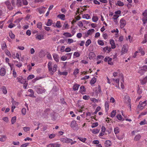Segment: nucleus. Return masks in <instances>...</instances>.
Returning <instances> with one entry per match:
<instances>
[{
	"label": "nucleus",
	"mask_w": 147,
	"mask_h": 147,
	"mask_svg": "<svg viewBox=\"0 0 147 147\" xmlns=\"http://www.w3.org/2000/svg\"><path fill=\"white\" fill-rule=\"evenodd\" d=\"M48 67L49 71L51 72L52 75L57 70V66L54 63L49 61L48 64Z\"/></svg>",
	"instance_id": "1"
},
{
	"label": "nucleus",
	"mask_w": 147,
	"mask_h": 147,
	"mask_svg": "<svg viewBox=\"0 0 147 147\" xmlns=\"http://www.w3.org/2000/svg\"><path fill=\"white\" fill-rule=\"evenodd\" d=\"M147 104V100H145L143 102L140 101L139 104L137 106V108L140 110H142L145 108Z\"/></svg>",
	"instance_id": "2"
},
{
	"label": "nucleus",
	"mask_w": 147,
	"mask_h": 147,
	"mask_svg": "<svg viewBox=\"0 0 147 147\" xmlns=\"http://www.w3.org/2000/svg\"><path fill=\"white\" fill-rule=\"evenodd\" d=\"M128 51L127 45L125 44L123 45L121 52V55L125 54L127 53Z\"/></svg>",
	"instance_id": "3"
},
{
	"label": "nucleus",
	"mask_w": 147,
	"mask_h": 147,
	"mask_svg": "<svg viewBox=\"0 0 147 147\" xmlns=\"http://www.w3.org/2000/svg\"><path fill=\"white\" fill-rule=\"evenodd\" d=\"M5 4L7 8L10 10H12L13 8V7H14V6H13L12 4H11L9 0L5 1Z\"/></svg>",
	"instance_id": "4"
},
{
	"label": "nucleus",
	"mask_w": 147,
	"mask_h": 147,
	"mask_svg": "<svg viewBox=\"0 0 147 147\" xmlns=\"http://www.w3.org/2000/svg\"><path fill=\"white\" fill-rule=\"evenodd\" d=\"M112 58L109 57H106L104 59V61L105 62L107 61L108 64L112 65L113 64V63L112 62Z\"/></svg>",
	"instance_id": "5"
},
{
	"label": "nucleus",
	"mask_w": 147,
	"mask_h": 147,
	"mask_svg": "<svg viewBox=\"0 0 147 147\" xmlns=\"http://www.w3.org/2000/svg\"><path fill=\"white\" fill-rule=\"evenodd\" d=\"M147 71V65L143 66L139 71V73L141 75L143 74L145 71Z\"/></svg>",
	"instance_id": "6"
},
{
	"label": "nucleus",
	"mask_w": 147,
	"mask_h": 147,
	"mask_svg": "<svg viewBox=\"0 0 147 147\" xmlns=\"http://www.w3.org/2000/svg\"><path fill=\"white\" fill-rule=\"evenodd\" d=\"M119 22L120 26L121 28H123L126 25V21L123 18L120 20Z\"/></svg>",
	"instance_id": "7"
},
{
	"label": "nucleus",
	"mask_w": 147,
	"mask_h": 147,
	"mask_svg": "<svg viewBox=\"0 0 147 147\" xmlns=\"http://www.w3.org/2000/svg\"><path fill=\"white\" fill-rule=\"evenodd\" d=\"M114 81V83H115L116 84H112L113 85H115V86H116L117 88H119V79H114L113 78L112 79Z\"/></svg>",
	"instance_id": "8"
},
{
	"label": "nucleus",
	"mask_w": 147,
	"mask_h": 147,
	"mask_svg": "<svg viewBox=\"0 0 147 147\" xmlns=\"http://www.w3.org/2000/svg\"><path fill=\"white\" fill-rule=\"evenodd\" d=\"M36 90L38 94H42L45 91V90L42 88L37 87L36 88Z\"/></svg>",
	"instance_id": "9"
},
{
	"label": "nucleus",
	"mask_w": 147,
	"mask_h": 147,
	"mask_svg": "<svg viewBox=\"0 0 147 147\" xmlns=\"http://www.w3.org/2000/svg\"><path fill=\"white\" fill-rule=\"evenodd\" d=\"M61 145L57 143L50 144L47 146V147H60Z\"/></svg>",
	"instance_id": "10"
},
{
	"label": "nucleus",
	"mask_w": 147,
	"mask_h": 147,
	"mask_svg": "<svg viewBox=\"0 0 147 147\" xmlns=\"http://www.w3.org/2000/svg\"><path fill=\"white\" fill-rule=\"evenodd\" d=\"M29 92L30 93V94H29L28 95H26V96H30L32 97H35V96H34V92L33 91V90L31 89H29L28 90V92H27V94H28Z\"/></svg>",
	"instance_id": "11"
},
{
	"label": "nucleus",
	"mask_w": 147,
	"mask_h": 147,
	"mask_svg": "<svg viewBox=\"0 0 147 147\" xmlns=\"http://www.w3.org/2000/svg\"><path fill=\"white\" fill-rule=\"evenodd\" d=\"M111 51V49L110 47L107 46L103 48V51L105 52L109 53Z\"/></svg>",
	"instance_id": "12"
},
{
	"label": "nucleus",
	"mask_w": 147,
	"mask_h": 147,
	"mask_svg": "<svg viewBox=\"0 0 147 147\" xmlns=\"http://www.w3.org/2000/svg\"><path fill=\"white\" fill-rule=\"evenodd\" d=\"M17 80H18V82L23 84H25V83H26V81L24 79H23L22 77L20 78L18 77L17 78Z\"/></svg>",
	"instance_id": "13"
},
{
	"label": "nucleus",
	"mask_w": 147,
	"mask_h": 147,
	"mask_svg": "<svg viewBox=\"0 0 147 147\" xmlns=\"http://www.w3.org/2000/svg\"><path fill=\"white\" fill-rule=\"evenodd\" d=\"M95 31V30L93 29H92L88 30L87 33V34H85L86 37H88L89 35H91Z\"/></svg>",
	"instance_id": "14"
},
{
	"label": "nucleus",
	"mask_w": 147,
	"mask_h": 147,
	"mask_svg": "<svg viewBox=\"0 0 147 147\" xmlns=\"http://www.w3.org/2000/svg\"><path fill=\"white\" fill-rule=\"evenodd\" d=\"M6 70L4 67H1L0 70V75L1 76H3L6 74Z\"/></svg>",
	"instance_id": "15"
},
{
	"label": "nucleus",
	"mask_w": 147,
	"mask_h": 147,
	"mask_svg": "<svg viewBox=\"0 0 147 147\" xmlns=\"http://www.w3.org/2000/svg\"><path fill=\"white\" fill-rule=\"evenodd\" d=\"M77 126L78 124L75 121H73L71 122V127L72 128L74 129Z\"/></svg>",
	"instance_id": "16"
},
{
	"label": "nucleus",
	"mask_w": 147,
	"mask_h": 147,
	"mask_svg": "<svg viewBox=\"0 0 147 147\" xmlns=\"http://www.w3.org/2000/svg\"><path fill=\"white\" fill-rule=\"evenodd\" d=\"M110 43L111 45V48L114 49L116 47L114 41L113 39H111L110 40Z\"/></svg>",
	"instance_id": "17"
},
{
	"label": "nucleus",
	"mask_w": 147,
	"mask_h": 147,
	"mask_svg": "<svg viewBox=\"0 0 147 147\" xmlns=\"http://www.w3.org/2000/svg\"><path fill=\"white\" fill-rule=\"evenodd\" d=\"M1 89L2 91L3 94H7V89L5 86H2Z\"/></svg>",
	"instance_id": "18"
},
{
	"label": "nucleus",
	"mask_w": 147,
	"mask_h": 147,
	"mask_svg": "<svg viewBox=\"0 0 147 147\" xmlns=\"http://www.w3.org/2000/svg\"><path fill=\"white\" fill-rule=\"evenodd\" d=\"M53 56L55 60L57 62H58L59 57L58 55L56 53H54L53 54Z\"/></svg>",
	"instance_id": "19"
},
{
	"label": "nucleus",
	"mask_w": 147,
	"mask_h": 147,
	"mask_svg": "<svg viewBox=\"0 0 147 147\" xmlns=\"http://www.w3.org/2000/svg\"><path fill=\"white\" fill-rule=\"evenodd\" d=\"M69 25H68L67 23V22H65L63 26V29H69Z\"/></svg>",
	"instance_id": "20"
},
{
	"label": "nucleus",
	"mask_w": 147,
	"mask_h": 147,
	"mask_svg": "<svg viewBox=\"0 0 147 147\" xmlns=\"http://www.w3.org/2000/svg\"><path fill=\"white\" fill-rule=\"evenodd\" d=\"M57 17L63 20H65V16L63 14L58 15Z\"/></svg>",
	"instance_id": "21"
},
{
	"label": "nucleus",
	"mask_w": 147,
	"mask_h": 147,
	"mask_svg": "<svg viewBox=\"0 0 147 147\" xmlns=\"http://www.w3.org/2000/svg\"><path fill=\"white\" fill-rule=\"evenodd\" d=\"M95 56L94 53L93 52H90L88 55L89 59H91L94 57Z\"/></svg>",
	"instance_id": "22"
},
{
	"label": "nucleus",
	"mask_w": 147,
	"mask_h": 147,
	"mask_svg": "<svg viewBox=\"0 0 147 147\" xmlns=\"http://www.w3.org/2000/svg\"><path fill=\"white\" fill-rule=\"evenodd\" d=\"M116 5L120 7H122L124 5V4L123 2L120 1H118L116 3Z\"/></svg>",
	"instance_id": "23"
},
{
	"label": "nucleus",
	"mask_w": 147,
	"mask_h": 147,
	"mask_svg": "<svg viewBox=\"0 0 147 147\" xmlns=\"http://www.w3.org/2000/svg\"><path fill=\"white\" fill-rule=\"evenodd\" d=\"M147 82V76L145 77L143 79L140 80V82L142 84H145Z\"/></svg>",
	"instance_id": "24"
},
{
	"label": "nucleus",
	"mask_w": 147,
	"mask_h": 147,
	"mask_svg": "<svg viewBox=\"0 0 147 147\" xmlns=\"http://www.w3.org/2000/svg\"><path fill=\"white\" fill-rule=\"evenodd\" d=\"M109 102L108 101H106L105 103V106L106 111H108L109 109Z\"/></svg>",
	"instance_id": "25"
},
{
	"label": "nucleus",
	"mask_w": 147,
	"mask_h": 147,
	"mask_svg": "<svg viewBox=\"0 0 147 147\" xmlns=\"http://www.w3.org/2000/svg\"><path fill=\"white\" fill-rule=\"evenodd\" d=\"M1 137L0 138V141L2 142H4L7 139V137L5 135H2Z\"/></svg>",
	"instance_id": "26"
},
{
	"label": "nucleus",
	"mask_w": 147,
	"mask_h": 147,
	"mask_svg": "<svg viewBox=\"0 0 147 147\" xmlns=\"http://www.w3.org/2000/svg\"><path fill=\"white\" fill-rule=\"evenodd\" d=\"M96 79L94 77L92 78L90 81V84L91 86H93V85L96 82Z\"/></svg>",
	"instance_id": "27"
},
{
	"label": "nucleus",
	"mask_w": 147,
	"mask_h": 147,
	"mask_svg": "<svg viewBox=\"0 0 147 147\" xmlns=\"http://www.w3.org/2000/svg\"><path fill=\"white\" fill-rule=\"evenodd\" d=\"M45 7H43L42 8H40L38 9V11L39 13L40 14H42L44 13L45 11Z\"/></svg>",
	"instance_id": "28"
},
{
	"label": "nucleus",
	"mask_w": 147,
	"mask_h": 147,
	"mask_svg": "<svg viewBox=\"0 0 147 147\" xmlns=\"http://www.w3.org/2000/svg\"><path fill=\"white\" fill-rule=\"evenodd\" d=\"M54 27H56L58 28H61L62 26L61 22L60 21H57L56 22L55 26H53Z\"/></svg>",
	"instance_id": "29"
},
{
	"label": "nucleus",
	"mask_w": 147,
	"mask_h": 147,
	"mask_svg": "<svg viewBox=\"0 0 147 147\" xmlns=\"http://www.w3.org/2000/svg\"><path fill=\"white\" fill-rule=\"evenodd\" d=\"M36 38L39 40H40L44 39V35L42 34L37 35L36 37Z\"/></svg>",
	"instance_id": "30"
},
{
	"label": "nucleus",
	"mask_w": 147,
	"mask_h": 147,
	"mask_svg": "<svg viewBox=\"0 0 147 147\" xmlns=\"http://www.w3.org/2000/svg\"><path fill=\"white\" fill-rule=\"evenodd\" d=\"M52 23L53 21L49 19L48 20V21L46 24V25L47 26H50L52 25Z\"/></svg>",
	"instance_id": "31"
},
{
	"label": "nucleus",
	"mask_w": 147,
	"mask_h": 147,
	"mask_svg": "<svg viewBox=\"0 0 147 147\" xmlns=\"http://www.w3.org/2000/svg\"><path fill=\"white\" fill-rule=\"evenodd\" d=\"M141 136L140 134H138L136 135L135 137L134 140L136 141H137L140 140L141 138Z\"/></svg>",
	"instance_id": "32"
},
{
	"label": "nucleus",
	"mask_w": 147,
	"mask_h": 147,
	"mask_svg": "<svg viewBox=\"0 0 147 147\" xmlns=\"http://www.w3.org/2000/svg\"><path fill=\"white\" fill-rule=\"evenodd\" d=\"M138 50L139 53H141V54L142 55H144L145 54V52L142 49L141 47L139 48Z\"/></svg>",
	"instance_id": "33"
},
{
	"label": "nucleus",
	"mask_w": 147,
	"mask_h": 147,
	"mask_svg": "<svg viewBox=\"0 0 147 147\" xmlns=\"http://www.w3.org/2000/svg\"><path fill=\"white\" fill-rule=\"evenodd\" d=\"M80 85L78 84H76L74 85L73 88V89L74 90L76 91L78 90Z\"/></svg>",
	"instance_id": "34"
},
{
	"label": "nucleus",
	"mask_w": 147,
	"mask_h": 147,
	"mask_svg": "<svg viewBox=\"0 0 147 147\" xmlns=\"http://www.w3.org/2000/svg\"><path fill=\"white\" fill-rule=\"evenodd\" d=\"M17 4L18 6H22L23 5L22 0H17Z\"/></svg>",
	"instance_id": "35"
},
{
	"label": "nucleus",
	"mask_w": 147,
	"mask_h": 147,
	"mask_svg": "<svg viewBox=\"0 0 147 147\" xmlns=\"http://www.w3.org/2000/svg\"><path fill=\"white\" fill-rule=\"evenodd\" d=\"M116 110H114L111 113V117H113L116 115Z\"/></svg>",
	"instance_id": "36"
},
{
	"label": "nucleus",
	"mask_w": 147,
	"mask_h": 147,
	"mask_svg": "<svg viewBox=\"0 0 147 147\" xmlns=\"http://www.w3.org/2000/svg\"><path fill=\"white\" fill-rule=\"evenodd\" d=\"M82 17L83 18L88 19L90 18V16L88 14H84L82 15Z\"/></svg>",
	"instance_id": "37"
},
{
	"label": "nucleus",
	"mask_w": 147,
	"mask_h": 147,
	"mask_svg": "<svg viewBox=\"0 0 147 147\" xmlns=\"http://www.w3.org/2000/svg\"><path fill=\"white\" fill-rule=\"evenodd\" d=\"M63 35L67 37H71L73 36L70 33L68 32H65L63 34Z\"/></svg>",
	"instance_id": "38"
},
{
	"label": "nucleus",
	"mask_w": 147,
	"mask_h": 147,
	"mask_svg": "<svg viewBox=\"0 0 147 147\" xmlns=\"http://www.w3.org/2000/svg\"><path fill=\"white\" fill-rule=\"evenodd\" d=\"M7 48V46L5 43L4 42L1 44V48L3 50Z\"/></svg>",
	"instance_id": "39"
},
{
	"label": "nucleus",
	"mask_w": 147,
	"mask_h": 147,
	"mask_svg": "<svg viewBox=\"0 0 147 147\" xmlns=\"http://www.w3.org/2000/svg\"><path fill=\"white\" fill-rule=\"evenodd\" d=\"M42 23L40 22H39L37 24V28L41 30L42 28Z\"/></svg>",
	"instance_id": "40"
},
{
	"label": "nucleus",
	"mask_w": 147,
	"mask_h": 147,
	"mask_svg": "<svg viewBox=\"0 0 147 147\" xmlns=\"http://www.w3.org/2000/svg\"><path fill=\"white\" fill-rule=\"evenodd\" d=\"M119 128L118 127H116L114 128V133L116 134L119 132Z\"/></svg>",
	"instance_id": "41"
},
{
	"label": "nucleus",
	"mask_w": 147,
	"mask_h": 147,
	"mask_svg": "<svg viewBox=\"0 0 147 147\" xmlns=\"http://www.w3.org/2000/svg\"><path fill=\"white\" fill-rule=\"evenodd\" d=\"M92 131L93 133L94 134H96L98 133L99 132L100 130L97 129H94Z\"/></svg>",
	"instance_id": "42"
},
{
	"label": "nucleus",
	"mask_w": 147,
	"mask_h": 147,
	"mask_svg": "<svg viewBox=\"0 0 147 147\" xmlns=\"http://www.w3.org/2000/svg\"><path fill=\"white\" fill-rule=\"evenodd\" d=\"M98 18L96 16H93L92 18V20L93 22H96L98 21Z\"/></svg>",
	"instance_id": "43"
},
{
	"label": "nucleus",
	"mask_w": 147,
	"mask_h": 147,
	"mask_svg": "<svg viewBox=\"0 0 147 147\" xmlns=\"http://www.w3.org/2000/svg\"><path fill=\"white\" fill-rule=\"evenodd\" d=\"M16 120V116L12 117L11 119V122L12 124L15 123Z\"/></svg>",
	"instance_id": "44"
},
{
	"label": "nucleus",
	"mask_w": 147,
	"mask_h": 147,
	"mask_svg": "<svg viewBox=\"0 0 147 147\" xmlns=\"http://www.w3.org/2000/svg\"><path fill=\"white\" fill-rule=\"evenodd\" d=\"M80 91L81 92H84L86 91V89L84 86H82L80 87Z\"/></svg>",
	"instance_id": "45"
},
{
	"label": "nucleus",
	"mask_w": 147,
	"mask_h": 147,
	"mask_svg": "<svg viewBox=\"0 0 147 147\" xmlns=\"http://www.w3.org/2000/svg\"><path fill=\"white\" fill-rule=\"evenodd\" d=\"M113 19L114 20V22H115L116 20H117V19L119 17V16L118 15H117L116 14H115L113 16Z\"/></svg>",
	"instance_id": "46"
},
{
	"label": "nucleus",
	"mask_w": 147,
	"mask_h": 147,
	"mask_svg": "<svg viewBox=\"0 0 147 147\" xmlns=\"http://www.w3.org/2000/svg\"><path fill=\"white\" fill-rule=\"evenodd\" d=\"M91 41L90 39H88L86 41L85 44V46L86 47H88L91 43Z\"/></svg>",
	"instance_id": "47"
},
{
	"label": "nucleus",
	"mask_w": 147,
	"mask_h": 147,
	"mask_svg": "<svg viewBox=\"0 0 147 147\" xmlns=\"http://www.w3.org/2000/svg\"><path fill=\"white\" fill-rule=\"evenodd\" d=\"M142 20L143 23L145 24L147 22V17L145 16L143 17L142 19Z\"/></svg>",
	"instance_id": "48"
},
{
	"label": "nucleus",
	"mask_w": 147,
	"mask_h": 147,
	"mask_svg": "<svg viewBox=\"0 0 147 147\" xmlns=\"http://www.w3.org/2000/svg\"><path fill=\"white\" fill-rule=\"evenodd\" d=\"M34 78V76L33 75H29L27 78V80H29Z\"/></svg>",
	"instance_id": "49"
},
{
	"label": "nucleus",
	"mask_w": 147,
	"mask_h": 147,
	"mask_svg": "<svg viewBox=\"0 0 147 147\" xmlns=\"http://www.w3.org/2000/svg\"><path fill=\"white\" fill-rule=\"evenodd\" d=\"M98 44L101 46H103L104 45V42L103 41L101 40H98Z\"/></svg>",
	"instance_id": "50"
},
{
	"label": "nucleus",
	"mask_w": 147,
	"mask_h": 147,
	"mask_svg": "<svg viewBox=\"0 0 147 147\" xmlns=\"http://www.w3.org/2000/svg\"><path fill=\"white\" fill-rule=\"evenodd\" d=\"M11 103L13 106H17L18 104V103L14 101L13 99L12 100Z\"/></svg>",
	"instance_id": "51"
},
{
	"label": "nucleus",
	"mask_w": 147,
	"mask_h": 147,
	"mask_svg": "<svg viewBox=\"0 0 147 147\" xmlns=\"http://www.w3.org/2000/svg\"><path fill=\"white\" fill-rule=\"evenodd\" d=\"M146 124V119H144L143 121H142L139 124L140 125H144Z\"/></svg>",
	"instance_id": "52"
},
{
	"label": "nucleus",
	"mask_w": 147,
	"mask_h": 147,
	"mask_svg": "<svg viewBox=\"0 0 147 147\" xmlns=\"http://www.w3.org/2000/svg\"><path fill=\"white\" fill-rule=\"evenodd\" d=\"M100 107L98 106L96 108L95 111L94 112V114H96L97 112L99 111L100 109Z\"/></svg>",
	"instance_id": "53"
},
{
	"label": "nucleus",
	"mask_w": 147,
	"mask_h": 147,
	"mask_svg": "<svg viewBox=\"0 0 147 147\" xmlns=\"http://www.w3.org/2000/svg\"><path fill=\"white\" fill-rule=\"evenodd\" d=\"M72 53H67L65 55L66 56V57H67V59H69L71 58V56Z\"/></svg>",
	"instance_id": "54"
},
{
	"label": "nucleus",
	"mask_w": 147,
	"mask_h": 147,
	"mask_svg": "<svg viewBox=\"0 0 147 147\" xmlns=\"http://www.w3.org/2000/svg\"><path fill=\"white\" fill-rule=\"evenodd\" d=\"M74 42V40L72 39L69 38L67 39V43L70 44L71 43H73Z\"/></svg>",
	"instance_id": "55"
},
{
	"label": "nucleus",
	"mask_w": 147,
	"mask_h": 147,
	"mask_svg": "<svg viewBox=\"0 0 147 147\" xmlns=\"http://www.w3.org/2000/svg\"><path fill=\"white\" fill-rule=\"evenodd\" d=\"M98 125V123L97 122L93 123L91 125L92 128H94L97 127Z\"/></svg>",
	"instance_id": "56"
},
{
	"label": "nucleus",
	"mask_w": 147,
	"mask_h": 147,
	"mask_svg": "<svg viewBox=\"0 0 147 147\" xmlns=\"http://www.w3.org/2000/svg\"><path fill=\"white\" fill-rule=\"evenodd\" d=\"M78 138L80 140L84 142H85L86 140L85 138H83L81 137H78Z\"/></svg>",
	"instance_id": "57"
},
{
	"label": "nucleus",
	"mask_w": 147,
	"mask_h": 147,
	"mask_svg": "<svg viewBox=\"0 0 147 147\" xmlns=\"http://www.w3.org/2000/svg\"><path fill=\"white\" fill-rule=\"evenodd\" d=\"M66 143H71L72 141V140L70 139L66 138Z\"/></svg>",
	"instance_id": "58"
},
{
	"label": "nucleus",
	"mask_w": 147,
	"mask_h": 147,
	"mask_svg": "<svg viewBox=\"0 0 147 147\" xmlns=\"http://www.w3.org/2000/svg\"><path fill=\"white\" fill-rule=\"evenodd\" d=\"M144 40L142 42V43L143 44L145 43H146L147 42V35H145L144 36Z\"/></svg>",
	"instance_id": "59"
},
{
	"label": "nucleus",
	"mask_w": 147,
	"mask_h": 147,
	"mask_svg": "<svg viewBox=\"0 0 147 147\" xmlns=\"http://www.w3.org/2000/svg\"><path fill=\"white\" fill-rule=\"evenodd\" d=\"M116 117L119 120H121L122 119V117L121 115H117Z\"/></svg>",
	"instance_id": "60"
},
{
	"label": "nucleus",
	"mask_w": 147,
	"mask_h": 147,
	"mask_svg": "<svg viewBox=\"0 0 147 147\" xmlns=\"http://www.w3.org/2000/svg\"><path fill=\"white\" fill-rule=\"evenodd\" d=\"M22 113L24 115L26 114V109L25 108H23L22 109Z\"/></svg>",
	"instance_id": "61"
},
{
	"label": "nucleus",
	"mask_w": 147,
	"mask_h": 147,
	"mask_svg": "<svg viewBox=\"0 0 147 147\" xmlns=\"http://www.w3.org/2000/svg\"><path fill=\"white\" fill-rule=\"evenodd\" d=\"M74 55L76 57H79L80 56V53L78 52H76L74 53Z\"/></svg>",
	"instance_id": "62"
},
{
	"label": "nucleus",
	"mask_w": 147,
	"mask_h": 147,
	"mask_svg": "<svg viewBox=\"0 0 147 147\" xmlns=\"http://www.w3.org/2000/svg\"><path fill=\"white\" fill-rule=\"evenodd\" d=\"M147 114V111L146 112H144L141 113L139 116V118L141 117V116Z\"/></svg>",
	"instance_id": "63"
},
{
	"label": "nucleus",
	"mask_w": 147,
	"mask_h": 147,
	"mask_svg": "<svg viewBox=\"0 0 147 147\" xmlns=\"http://www.w3.org/2000/svg\"><path fill=\"white\" fill-rule=\"evenodd\" d=\"M142 15L144 16L147 17V10L146 9L144 12L142 13Z\"/></svg>",
	"instance_id": "64"
}]
</instances>
